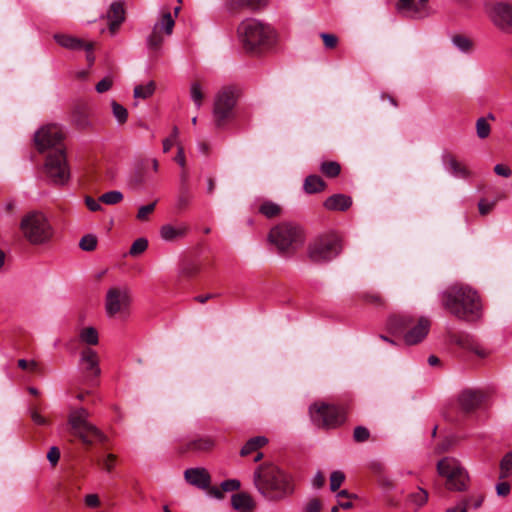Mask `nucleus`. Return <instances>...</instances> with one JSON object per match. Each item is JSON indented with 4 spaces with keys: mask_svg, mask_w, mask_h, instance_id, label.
<instances>
[{
    "mask_svg": "<svg viewBox=\"0 0 512 512\" xmlns=\"http://www.w3.org/2000/svg\"><path fill=\"white\" fill-rule=\"evenodd\" d=\"M63 139V129L57 124H48L41 127L34 137L39 152L42 153L50 148L54 149L46 158L45 170L51 181L57 185L65 184L70 177L65 149L62 146Z\"/></svg>",
    "mask_w": 512,
    "mask_h": 512,
    "instance_id": "f257e3e1",
    "label": "nucleus"
},
{
    "mask_svg": "<svg viewBox=\"0 0 512 512\" xmlns=\"http://www.w3.org/2000/svg\"><path fill=\"white\" fill-rule=\"evenodd\" d=\"M253 484L257 492L272 503L284 502L295 492L294 478L272 463H263L255 468Z\"/></svg>",
    "mask_w": 512,
    "mask_h": 512,
    "instance_id": "f03ea898",
    "label": "nucleus"
},
{
    "mask_svg": "<svg viewBox=\"0 0 512 512\" xmlns=\"http://www.w3.org/2000/svg\"><path fill=\"white\" fill-rule=\"evenodd\" d=\"M442 306L451 315L466 322H476L483 314V305L478 292L462 284H455L444 291Z\"/></svg>",
    "mask_w": 512,
    "mask_h": 512,
    "instance_id": "7ed1b4c3",
    "label": "nucleus"
},
{
    "mask_svg": "<svg viewBox=\"0 0 512 512\" xmlns=\"http://www.w3.org/2000/svg\"><path fill=\"white\" fill-rule=\"evenodd\" d=\"M237 35L242 48L253 54L269 48L276 39V32L273 27L254 18L243 20L238 25Z\"/></svg>",
    "mask_w": 512,
    "mask_h": 512,
    "instance_id": "20e7f679",
    "label": "nucleus"
},
{
    "mask_svg": "<svg viewBox=\"0 0 512 512\" xmlns=\"http://www.w3.org/2000/svg\"><path fill=\"white\" fill-rule=\"evenodd\" d=\"M19 230L32 246L49 245L55 234L48 217L38 210L29 211L22 216Z\"/></svg>",
    "mask_w": 512,
    "mask_h": 512,
    "instance_id": "39448f33",
    "label": "nucleus"
},
{
    "mask_svg": "<svg viewBox=\"0 0 512 512\" xmlns=\"http://www.w3.org/2000/svg\"><path fill=\"white\" fill-rule=\"evenodd\" d=\"M268 240L283 254H293L306 240V233L302 226L294 222H281L274 226Z\"/></svg>",
    "mask_w": 512,
    "mask_h": 512,
    "instance_id": "423d86ee",
    "label": "nucleus"
},
{
    "mask_svg": "<svg viewBox=\"0 0 512 512\" xmlns=\"http://www.w3.org/2000/svg\"><path fill=\"white\" fill-rule=\"evenodd\" d=\"M389 329L403 335L407 345H415L427 336L431 322L426 317L415 318L410 315H393L388 320Z\"/></svg>",
    "mask_w": 512,
    "mask_h": 512,
    "instance_id": "0eeeda50",
    "label": "nucleus"
},
{
    "mask_svg": "<svg viewBox=\"0 0 512 512\" xmlns=\"http://www.w3.org/2000/svg\"><path fill=\"white\" fill-rule=\"evenodd\" d=\"M89 417L90 413L85 408L71 410L68 416V423L72 434L85 445H92L95 441L105 443L108 437L89 421Z\"/></svg>",
    "mask_w": 512,
    "mask_h": 512,
    "instance_id": "6e6552de",
    "label": "nucleus"
},
{
    "mask_svg": "<svg viewBox=\"0 0 512 512\" xmlns=\"http://www.w3.org/2000/svg\"><path fill=\"white\" fill-rule=\"evenodd\" d=\"M342 251L341 238L334 232L315 237L309 244L307 253L310 261L325 263L337 257Z\"/></svg>",
    "mask_w": 512,
    "mask_h": 512,
    "instance_id": "1a4fd4ad",
    "label": "nucleus"
},
{
    "mask_svg": "<svg viewBox=\"0 0 512 512\" xmlns=\"http://www.w3.org/2000/svg\"><path fill=\"white\" fill-rule=\"evenodd\" d=\"M312 422L322 429H335L346 420V409L341 405L325 402L314 403L309 408Z\"/></svg>",
    "mask_w": 512,
    "mask_h": 512,
    "instance_id": "9d476101",
    "label": "nucleus"
},
{
    "mask_svg": "<svg viewBox=\"0 0 512 512\" xmlns=\"http://www.w3.org/2000/svg\"><path fill=\"white\" fill-rule=\"evenodd\" d=\"M438 474L446 479L445 485L451 491H464L468 487V473L453 457H444L437 463Z\"/></svg>",
    "mask_w": 512,
    "mask_h": 512,
    "instance_id": "9b49d317",
    "label": "nucleus"
},
{
    "mask_svg": "<svg viewBox=\"0 0 512 512\" xmlns=\"http://www.w3.org/2000/svg\"><path fill=\"white\" fill-rule=\"evenodd\" d=\"M239 90L234 86L222 88L214 101L213 116L217 127H222L233 117V109L236 105Z\"/></svg>",
    "mask_w": 512,
    "mask_h": 512,
    "instance_id": "f8f14e48",
    "label": "nucleus"
},
{
    "mask_svg": "<svg viewBox=\"0 0 512 512\" xmlns=\"http://www.w3.org/2000/svg\"><path fill=\"white\" fill-rule=\"evenodd\" d=\"M488 17L499 29L512 32V5L508 3H494L486 9Z\"/></svg>",
    "mask_w": 512,
    "mask_h": 512,
    "instance_id": "ddd939ff",
    "label": "nucleus"
},
{
    "mask_svg": "<svg viewBox=\"0 0 512 512\" xmlns=\"http://www.w3.org/2000/svg\"><path fill=\"white\" fill-rule=\"evenodd\" d=\"M396 9L412 19H424L433 13L428 0H398Z\"/></svg>",
    "mask_w": 512,
    "mask_h": 512,
    "instance_id": "4468645a",
    "label": "nucleus"
},
{
    "mask_svg": "<svg viewBox=\"0 0 512 512\" xmlns=\"http://www.w3.org/2000/svg\"><path fill=\"white\" fill-rule=\"evenodd\" d=\"M131 298L127 289L111 288L106 295V311L113 316L128 309Z\"/></svg>",
    "mask_w": 512,
    "mask_h": 512,
    "instance_id": "2eb2a0df",
    "label": "nucleus"
},
{
    "mask_svg": "<svg viewBox=\"0 0 512 512\" xmlns=\"http://www.w3.org/2000/svg\"><path fill=\"white\" fill-rule=\"evenodd\" d=\"M215 439L211 436H200L195 439H191L180 447L181 453L187 452H209L215 447Z\"/></svg>",
    "mask_w": 512,
    "mask_h": 512,
    "instance_id": "dca6fc26",
    "label": "nucleus"
},
{
    "mask_svg": "<svg viewBox=\"0 0 512 512\" xmlns=\"http://www.w3.org/2000/svg\"><path fill=\"white\" fill-rule=\"evenodd\" d=\"M184 478L190 485L199 489H207L211 482V477L205 468L186 469Z\"/></svg>",
    "mask_w": 512,
    "mask_h": 512,
    "instance_id": "f3484780",
    "label": "nucleus"
},
{
    "mask_svg": "<svg viewBox=\"0 0 512 512\" xmlns=\"http://www.w3.org/2000/svg\"><path fill=\"white\" fill-rule=\"evenodd\" d=\"M80 362L84 366L85 371L90 375L98 377L101 374L99 367V356L92 348H84L80 353Z\"/></svg>",
    "mask_w": 512,
    "mask_h": 512,
    "instance_id": "a211bd4d",
    "label": "nucleus"
},
{
    "mask_svg": "<svg viewBox=\"0 0 512 512\" xmlns=\"http://www.w3.org/2000/svg\"><path fill=\"white\" fill-rule=\"evenodd\" d=\"M269 0H226V8L230 12H237L241 9L259 11L268 6Z\"/></svg>",
    "mask_w": 512,
    "mask_h": 512,
    "instance_id": "6ab92c4d",
    "label": "nucleus"
},
{
    "mask_svg": "<svg viewBox=\"0 0 512 512\" xmlns=\"http://www.w3.org/2000/svg\"><path fill=\"white\" fill-rule=\"evenodd\" d=\"M458 402L462 410L471 412L479 407L482 402V394L473 390H465L458 397Z\"/></svg>",
    "mask_w": 512,
    "mask_h": 512,
    "instance_id": "aec40b11",
    "label": "nucleus"
},
{
    "mask_svg": "<svg viewBox=\"0 0 512 512\" xmlns=\"http://www.w3.org/2000/svg\"><path fill=\"white\" fill-rule=\"evenodd\" d=\"M124 19L125 11L123 5L118 2L112 3L107 13L108 26L112 34L118 30Z\"/></svg>",
    "mask_w": 512,
    "mask_h": 512,
    "instance_id": "412c9836",
    "label": "nucleus"
},
{
    "mask_svg": "<svg viewBox=\"0 0 512 512\" xmlns=\"http://www.w3.org/2000/svg\"><path fill=\"white\" fill-rule=\"evenodd\" d=\"M352 205V198L345 194H334L328 197L323 206L329 211H346Z\"/></svg>",
    "mask_w": 512,
    "mask_h": 512,
    "instance_id": "4be33fe9",
    "label": "nucleus"
},
{
    "mask_svg": "<svg viewBox=\"0 0 512 512\" xmlns=\"http://www.w3.org/2000/svg\"><path fill=\"white\" fill-rule=\"evenodd\" d=\"M231 505L238 512H253L256 507L252 496L245 492L232 495Z\"/></svg>",
    "mask_w": 512,
    "mask_h": 512,
    "instance_id": "5701e85b",
    "label": "nucleus"
},
{
    "mask_svg": "<svg viewBox=\"0 0 512 512\" xmlns=\"http://www.w3.org/2000/svg\"><path fill=\"white\" fill-rule=\"evenodd\" d=\"M188 232V226L181 224L173 226L170 224L163 225L160 229V235L165 241H175L177 239L185 237Z\"/></svg>",
    "mask_w": 512,
    "mask_h": 512,
    "instance_id": "b1692460",
    "label": "nucleus"
},
{
    "mask_svg": "<svg viewBox=\"0 0 512 512\" xmlns=\"http://www.w3.org/2000/svg\"><path fill=\"white\" fill-rule=\"evenodd\" d=\"M443 161L454 176L460 177V178L469 177L470 172L467 169V167L464 164H462L460 161H458L454 155H452V154L444 155Z\"/></svg>",
    "mask_w": 512,
    "mask_h": 512,
    "instance_id": "393cba45",
    "label": "nucleus"
},
{
    "mask_svg": "<svg viewBox=\"0 0 512 512\" xmlns=\"http://www.w3.org/2000/svg\"><path fill=\"white\" fill-rule=\"evenodd\" d=\"M55 41L62 47L70 50H82L83 47H90L91 44H86V41L65 34H55Z\"/></svg>",
    "mask_w": 512,
    "mask_h": 512,
    "instance_id": "a878e982",
    "label": "nucleus"
},
{
    "mask_svg": "<svg viewBox=\"0 0 512 512\" xmlns=\"http://www.w3.org/2000/svg\"><path fill=\"white\" fill-rule=\"evenodd\" d=\"M73 123L80 130H86L92 127L90 114L86 106L77 107L72 115Z\"/></svg>",
    "mask_w": 512,
    "mask_h": 512,
    "instance_id": "bb28decb",
    "label": "nucleus"
},
{
    "mask_svg": "<svg viewBox=\"0 0 512 512\" xmlns=\"http://www.w3.org/2000/svg\"><path fill=\"white\" fill-rule=\"evenodd\" d=\"M326 183L318 175H309L305 178L303 188L308 194L322 192L326 189Z\"/></svg>",
    "mask_w": 512,
    "mask_h": 512,
    "instance_id": "cd10ccee",
    "label": "nucleus"
},
{
    "mask_svg": "<svg viewBox=\"0 0 512 512\" xmlns=\"http://www.w3.org/2000/svg\"><path fill=\"white\" fill-rule=\"evenodd\" d=\"M268 443V439L264 436H256L253 438H250L242 447L240 450L241 456H247L251 454L252 452L257 451L261 447L265 446Z\"/></svg>",
    "mask_w": 512,
    "mask_h": 512,
    "instance_id": "c85d7f7f",
    "label": "nucleus"
},
{
    "mask_svg": "<svg viewBox=\"0 0 512 512\" xmlns=\"http://www.w3.org/2000/svg\"><path fill=\"white\" fill-rule=\"evenodd\" d=\"M192 199L193 195L189 187L179 188L178 196L175 203L176 209L178 211L186 210L189 207Z\"/></svg>",
    "mask_w": 512,
    "mask_h": 512,
    "instance_id": "c756f323",
    "label": "nucleus"
},
{
    "mask_svg": "<svg viewBox=\"0 0 512 512\" xmlns=\"http://www.w3.org/2000/svg\"><path fill=\"white\" fill-rule=\"evenodd\" d=\"M80 341L87 345H97L99 342L98 332L94 327L83 328L79 332Z\"/></svg>",
    "mask_w": 512,
    "mask_h": 512,
    "instance_id": "7c9ffc66",
    "label": "nucleus"
},
{
    "mask_svg": "<svg viewBox=\"0 0 512 512\" xmlns=\"http://www.w3.org/2000/svg\"><path fill=\"white\" fill-rule=\"evenodd\" d=\"M359 299L364 301L366 304L373 305L375 307H384L385 306V300L383 297L373 291H366L359 294Z\"/></svg>",
    "mask_w": 512,
    "mask_h": 512,
    "instance_id": "2f4dec72",
    "label": "nucleus"
},
{
    "mask_svg": "<svg viewBox=\"0 0 512 512\" xmlns=\"http://www.w3.org/2000/svg\"><path fill=\"white\" fill-rule=\"evenodd\" d=\"M156 89V84L154 81H149L146 85H137L134 88V97L147 99L151 97Z\"/></svg>",
    "mask_w": 512,
    "mask_h": 512,
    "instance_id": "473e14b6",
    "label": "nucleus"
},
{
    "mask_svg": "<svg viewBox=\"0 0 512 512\" xmlns=\"http://www.w3.org/2000/svg\"><path fill=\"white\" fill-rule=\"evenodd\" d=\"M163 41L164 38L160 32V24H155L151 35L147 39L148 47L152 50H158L160 49Z\"/></svg>",
    "mask_w": 512,
    "mask_h": 512,
    "instance_id": "72a5a7b5",
    "label": "nucleus"
},
{
    "mask_svg": "<svg viewBox=\"0 0 512 512\" xmlns=\"http://www.w3.org/2000/svg\"><path fill=\"white\" fill-rule=\"evenodd\" d=\"M320 171L329 178L337 177L341 172V166L336 161H325L320 166Z\"/></svg>",
    "mask_w": 512,
    "mask_h": 512,
    "instance_id": "f704fd0d",
    "label": "nucleus"
},
{
    "mask_svg": "<svg viewBox=\"0 0 512 512\" xmlns=\"http://www.w3.org/2000/svg\"><path fill=\"white\" fill-rule=\"evenodd\" d=\"M450 341L465 350H469L474 338L465 333H454L450 335Z\"/></svg>",
    "mask_w": 512,
    "mask_h": 512,
    "instance_id": "c9c22d12",
    "label": "nucleus"
},
{
    "mask_svg": "<svg viewBox=\"0 0 512 512\" xmlns=\"http://www.w3.org/2000/svg\"><path fill=\"white\" fill-rule=\"evenodd\" d=\"M259 212L267 218H274L281 213V207L271 201H266L259 207Z\"/></svg>",
    "mask_w": 512,
    "mask_h": 512,
    "instance_id": "e433bc0d",
    "label": "nucleus"
},
{
    "mask_svg": "<svg viewBox=\"0 0 512 512\" xmlns=\"http://www.w3.org/2000/svg\"><path fill=\"white\" fill-rule=\"evenodd\" d=\"M156 24H160V32L164 31L166 35H170L173 32L175 21L172 18L171 13L167 11L162 14L160 21Z\"/></svg>",
    "mask_w": 512,
    "mask_h": 512,
    "instance_id": "4c0bfd02",
    "label": "nucleus"
},
{
    "mask_svg": "<svg viewBox=\"0 0 512 512\" xmlns=\"http://www.w3.org/2000/svg\"><path fill=\"white\" fill-rule=\"evenodd\" d=\"M112 113L115 119L119 124H124L128 119V111L127 109L119 104L117 101L113 100L111 102Z\"/></svg>",
    "mask_w": 512,
    "mask_h": 512,
    "instance_id": "58836bf2",
    "label": "nucleus"
},
{
    "mask_svg": "<svg viewBox=\"0 0 512 512\" xmlns=\"http://www.w3.org/2000/svg\"><path fill=\"white\" fill-rule=\"evenodd\" d=\"M409 502L415 505L416 508L423 506L428 500V493L422 488H418L416 492L409 495Z\"/></svg>",
    "mask_w": 512,
    "mask_h": 512,
    "instance_id": "ea45409f",
    "label": "nucleus"
},
{
    "mask_svg": "<svg viewBox=\"0 0 512 512\" xmlns=\"http://www.w3.org/2000/svg\"><path fill=\"white\" fill-rule=\"evenodd\" d=\"M512 475V453L506 454L500 463V479L507 478Z\"/></svg>",
    "mask_w": 512,
    "mask_h": 512,
    "instance_id": "a19ab883",
    "label": "nucleus"
},
{
    "mask_svg": "<svg viewBox=\"0 0 512 512\" xmlns=\"http://www.w3.org/2000/svg\"><path fill=\"white\" fill-rule=\"evenodd\" d=\"M491 132V126L487 121V118L480 117L476 121V133L480 139H486Z\"/></svg>",
    "mask_w": 512,
    "mask_h": 512,
    "instance_id": "79ce46f5",
    "label": "nucleus"
},
{
    "mask_svg": "<svg viewBox=\"0 0 512 512\" xmlns=\"http://www.w3.org/2000/svg\"><path fill=\"white\" fill-rule=\"evenodd\" d=\"M99 200L107 205H114L123 200V194L120 191L113 190L104 193Z\"/></svg>",
    "mask_w": 512,
    "mask_h": 512,
    "instance_id": "37998d69",
    "label": "nucleus"
},
{
    "mask_svg": "<svg viewBox=\"0 0 512 512\" xmlns=\"http://www.w3.org/2000/svg\"><path fill=\"white\" fill-rule=\"evenodd\" d=\"M79 247L84 251H94L97 247V237L92 234L84 235L80 239Z\"/></svg>",
    "mask_w": 512,
    "mask_h": 512,
    "instance_id": "c03bdc74",
    "label": "nucleus"
},
{
    "mask_svg": "<svg viewBox=\"0 0 512 512\" xmlns=\"http://www.w3.org/2000/svg\"><path fill=\"white\" fill-rule=\"evenodd\" d=\"M148 247V241L145 238H138L135 240L129 250L131 256H138L146 251Z\"/></svg>",
    "mask_w": 512,
    "mask_h": 512,
    "instance_id": "a18cd8bd",
    "label": "nucleus"
},
{
    "mask_svg": "<svg viewBox=\"0 0 512 512\" xmlns=\"http://www.w3.org/2000/svg\"><path fill=\"white\" fill-rule=\"evenodd\" d=\"M190 94L193 102L199 108L202 105V101L204 98V94L202 92L201 85L198 82H194L191 84Z\"/></svg>",
    "mask_w": 512,
    "mask_h": 512,
    "instance_id": "49530a36",
    "label": "nucleus"
},
{
    "mask_svg": "<svg viewBox=\"0 0 512 512\" xmlns=\"http://www.w3.org/2000/svg\"><path fill=\"white\" fill-rule=\"evenodd\" d=\"M468 351L474 353L477 357L481 359H485L491 354V350H489L487 347H485L475 339Z\"/></svg>",
    "mask_w": 512,
    "mask_h": 512,
    "instance_id": "de8ad7c7",
    "label": "nucleus"
},
{
    "mask_svg": "<svg viewBox=\"0 0 512 512\" xmlns=\"http://www.w3.org/2000/svg\"><path fill=\"white\" fill-rule=\"evenodd\" d=\"M453 44L461 51L467 52L472 48V42L469 38L462 35H455L452 38Z\"/></svg>",
    "mask_w": 512,
    "mask_h": 512,
    "instance_id": "09e8293b",
    "label": "nucleus"
},
{
    "mask_svg": "<svg viewBox=\"0 0 512 512\" xmlns=\"http://www.w3.org/2000/svg\"><path fill=\"white\" fill-rule=\"evenodd\" d=\"M345 480V475L341 471H334L330 476V489L336 491Z\"/></svg>",
    "mask_w": 512,
    "mask_h": 512,
    "instance_id": "8fccbe9b",
    "label": "nucleus"
},
{
    "mask_svg": "<svg viewBox=\"0 0 512 512\" xmlns=\"http://www.w3.org/2000/svg\"><path fill=\"white\" fill-rule=\"evenodd\" d=\"M369 437H370V432L366 427L357 426L354 429L353 439L355 442H358V443L365 442L369 439Z\"/></svg>",
    "mask_w": 512,
    "mask_h": 512,
    "instance_id": "3c124183",
    "label": "nucleus"
},
{
    "mask_svg": "<svg viewBox=\"0 0 512 512\" xmlns=\"http://www.w3.org/2000/svg\"><path fill=\"white\" fill-rule=\"evenodd\" d=\"M156 202L150 203L148 205L141 206L137 213V219L139 221H146L149 218V215L152 214L155 210Z\"/></svg>",
    "mask_w": 512,
    "mask_h": 512,
    "instance_id": "603ef678",
    "label": "nucleus"
},
{
    "mask_svg": "<svg viewBox=\"0 0 512 512\" xmlns=\"http://www.w3.org/2000/svg\"><path fill=\"white\" fill-rule=\"evenodd\" d=\"M178 135H179V130L176 126H174L170 137L164 139V141H163V152L164 153H167L172 148V146L176 143Z\"/></svg>",
    "mask_w": 512,
    "mask_h": 512,
    "instance_id": "864d4df0",
    "label": "nucleus"
},
{
    "mask_svg": "<svg viewBox=\"0 0 512 512\" xmlns=\"http://www.w3.org/2000/svg\"><path fill=\"white\" fill-rule=\"evenodd\" d=\"M320 37L327 49H334L338 44V37L334 34L321 33Z\"/></svg>",
    "mask_w": 512,
    "mask_h": 512,
    "instance_id": "5fc2aeb1",
    "label": "nucleus"
},
{
    "mask_svg": "<svg viewBox=\"0 0 512 512\" xmlns=\"http://www.w3.org/2000/svg\"><path fill=\"white\" fill-rule=\"evenodd\" d=\"M112 85H113V78L111 76H106L105 78H103L101 81H99L96 84L95 89L98 93H104V92L110 90Z\"/></svg>",
    "mask_w": 512,
    "mask_h": 512,
    "instance_id": "6e6d98bb",
    "label": "nucleus"
},
{
    "mask_svg": "<svg viewBox=\"0 0 512 512\" xmlns=\"http://www.w3.org/2000/svg\"><path fill=\"white\" fill-rule=\"evenodd\" d=\"M30 416L33 422L37 425H46L47 420L45 417H43L36 406L30 407Z\"/></svg>",
    "mask_w": 512,
    "mask_h": 512,
    "instance_id": "4d7b16f0",
    "label": "nucleus"
},
{
    "mask_svg": "<svg viewBox=\"0 0 512 512\" xmlns=\"http://www.w3.org/2000/svg\"><path fill=\"white\" fill-rule=\"evenodd\" d=\"M495 204H496L495 201L488 202L485 199H481L478 203L479 213L483 216L487 215L488 213H490L493 210Z\"/></svg>",
    "mask_w": 512,
    "mask_h": 512,
    "instance_id": "13d9d810",
    "label": "nucleus"
},
{
    "mask_svg": "<svg viewBox=\"0 0 512 512\" xmlns=\"http://www.w3.org/2000/svg\"><path fill=\"white\" fill-rule=\"evenodd\" d=\"M47 459L52 466H56L60 459V450L52 446L47 453Z\"/></svg>",
    "mask_w": 512,
    "mask_h": 512,
    "instance_id": "bf43d9fd",
    "label": "nucleus"
},
{
    "mask_svg": "<svg viewBox=\"0 0 512 512\" xmlns=\"http://www.w3.org/2000/svg\"><path fill=\"white\" fill-rule=\"evenodd\" d=\"M221 488L223 491H236L240 488V482L235 479L225 480L221 483Z\"/></svg>",
    "mask_w": 512,
    "mask_h": 512,
    "instance_id": "052dcab7",
    "label": "nucleus"
},
{
    "mask_svg": "<svg viewBox=\"0 0 512 512\" xmlns=\"http://www.w3.org/2000/svg\"><path fill=\"white\" fill-rule=\"evenodd\" d=\"M117 456L114 454H108L102 461V466L107 472H111L116 463Z\"/></svg>",
    "mask_w": 512,
    "mask_h": 512,
    "instance_id": "680f3d73",
    "label": "nucleus"
},
{
    "mask_svg": "<svg viewBox=\"0 0 512 512\" xmlns=\"http://www.w3.org/2000/svg\"><path fill=\"white\" fill-rule=\"evenodd\" d=\"M84 503L89 508H96L100 506V499L97 494H87L84 498Z\"/></svg>",
    "mask_w": 512,
    "mask_h": 512,
    "instance_id": "e2e57ef3",
    "label": "nucleus"
},
{
    "mask_svg": "<svg viewBox=\"0 0 512 512\" xmlns=\"http://www.w3.org/2000/svg\"><path fill=\"white\" fill-rule=\"evenodd\" d=\"M494 172L498 176L505 177V178L510 177L511 174H512L511 169L508 166L504 165V164H497V165H495Z\"/></svg>",
    "mask_w": 512,
    "mask_h": 512,
    "instance_id": "0e129e2a",
    "label": "nucleus"
},
{
    "mask_svg": "<svg viewBox=\"0 0 512 512\" xmlns=\"http://www.w3.org/2000/svg\"><path fill=\"white\" fill-rule=\"evenodd\" d=\"M463 501H467V508L473 507L474 509H477L482 505V503L484 501V496H482V495L472 496L468 499H464Z\"/></svg>",
    "mask_w": 512,
    "mask_h": 512,
    "instance_id": "69168bd1",
    "label": "nucleus"
},
{
    "mask_svg": "<svg viewBox=\"0 0 512 512\" xmlns=\"http://www.w3.org/2000/svg\"><path fill=\"white\" fill-rule=\"evenodd\" d=\"M511 487L507 482H500L496 485V491L498 496L505 497L510 493Z\"/></svg>",
    "mask_w": 512,
    "mask_h": 512,
    "instance_id": "338daca9",
    "label": "nucleus"
},
{
    "mask_svg": "<svg viewBox=\"0 0 512 512\" xmlns=\"http://www.w3.org/2000/svg\"><path fill=\"white\" fill-rule=\"evenodd\" d=\"M321 509V503L318 499H311L306 505V512H319Z\"/></svg>",
    "mask_w": 512,
    "mask_h": 512,
    "instance_id": "774afa93",
    "label": "nucleus"
}]
</instances>
